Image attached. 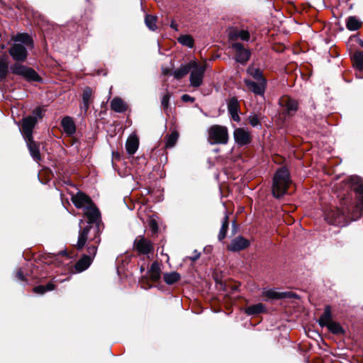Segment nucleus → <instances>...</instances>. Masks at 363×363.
<instances>
[{"label":"nucleus","instance_id":"1","mask_svg":"<svg viewBox=\"0 0 363 363\" xmlns=\"http://www.w3.org/2000/svg\"><path fill=\"white\" fill-rule=\"evenodd\" d=\"M33 40L26 33H18L13 38V44L9 52L16 62H25L28 56V48H33Z\"/></svg>","mask_w":363,"mask_h":363},{"label":"nucleus","instance_id":"2","mask_svg":"<svg viewBox=\"0 0 363 363\" xmlns=\"http://www.w3.org/2000/svg\"><path fill=\"white\" fill-rule=\"evenodd\" d=\"M290 182L289 171L284 167L279 169L273 178V195L276 198L283 196L286 193Z\"/></svg>","mask_w":363,"mask_h":363},{"label":"nucleus","instance_id":"3","mask_svg":"<svg viewBox=\"0 0 363 363\" xmlns=\"http://www.w3.org/2000/svg\"><path fill=\"white\" fill-rule=\"evenodd\" d=\"M208 140L211 144H226L228 140V129L225 126L214 125L208 129Z\"/></svg>","mask_w":363,"mask_h":363},{"label":"nucleus","instance_id":"4","mask_svg":"<svg viewBox=\"0 0 363 363\" xmlns=\"http://www.w3.org/2000/svg\"><path fill=\"white\" fill-rule=\"evenodd\" d=\"M98 236V227H92L90 223H89L79 231L77 243V249L80 250L83 248L87 240H96V242L98 243L99 242Z\"/></svg>","mask_w":363,"mask_h":363},{"label":"nucleus","instance_id":"5","mask_svg":"<svg viewBox=\"0 0 363 363\" xmlns=\"http://www.w3.org/2000/svg\"><path fill=\"white\" fill-rule=\"evenodd\" d=\"M21 62H16L13 63L10 69L13 74L18 75L28 81H38L40 77L34 69L20 63Z\"/></svg>","mask_w":363,"mask_h":363},{"label":"nucleus","instance_id":"6","mask_svg":"<svg viewBox=\"0 0 363 363\" xmlns=\"http://www.w3.org/2000/svg\"><path fill=\"white\" fill-rule=\"evenodd\" d=\"M191 69L190 70L189 82L193 87H199L203 84L206 65H200L195 60L191 61Z\"/></svg>","mask_w":363,"mask_h":363},{"label":"nucleus","instance_id":"7","mask_svg":"<svg viewBox=\"0 0 363 363\" xmlns=\"http://www.w3.org/2000/svg\"><path fill=\"white\" fill-rule=\"evenodd\" d=\"M233 137L236 144L242 146L247 145L251 141L250 132L243 128H237L234 130Z\"/></svg>","mask_w":363,"mask_h":363},{"label":"nucleus","instance_id":"8","mask_svg":"<svg viewBox=\"0 0 363 363\" xmlns=\"http://www.w3.org/2000/svg\"><path fill=\"white\" fill-rule=\"evenodd\" d=\"M244 83L247 86V88L254 94L261 96L264 95L267 83L265 79L257 80V82H253L250 79H245Z\"/></svg>","mask_w":363,"mask_h":363},{"label":"nucleus","instance_id":"9","mask_svg":"<svg viewBox=\"0 0 363 363\" xmlns=\"http://www.w3.org/2000/svg\"><path fill=\"white\" fill-rule=\"evenodd\" d=\"M36 123L37 118L33 116H28L23 119L21 128L25 140L33 138V129L34 128Z\"/></svg>","mask_w":363,"mask_h":363},{"label":"nucleus","instance_id":"10","mask_svg":"<svg viewBox=\"0 0 363 363\" xmlns=\"http://www.w3.org/2000/svg\"><path fill=\"white\" fill-rule=\"evenodd\" d=\"M326 220L330 223L336 225H345L347 224L344 213L338 208L329 212L326 216Z\"/></svg>","mask_w":363,"mask_h":363},{"label":"nucleus","instance_id":"11","mask_svg":"<svg viewBox=\"0 0 363 363\" xmlns=\"http://www.w3.org/2000/svg\"><path fill=\"white\" fill-rule=\"evenodd\" d=\"M133 247L139 253L143 255L148 254L152 250L151 242L143 236H138L135 238Z\"/></svg>","mask_w":363,"mask_h":363},{"label":"nucleus","instance_id":"12","mask_svg":"<svg viewBox=\"0 0 363 363\" xmlns=\"http://www.w3.org/2000/svg\"><path fill=\"white\" fill-rule=\"evenodd\" d=\"M232 48L236 52L235 60L240 63H245L250 57L249 50L245 49L241 43H235L232 45Z\"/></svg>","mask_w":363,"mask_h":363},{"label":"nucleus","instance_id":"13","mask_svg":"<svg viewBox=\"0 0 363 363\" xmlns=\"http://www.w3.org/2000/svg\"><path fill=\"white\" fill-rule=\"evenodd\" d=\"M250 245V241L242 236H238L233 239L227 248L231 252H238L247 248Z\"/></svg>","mask_w":363,"mask_h":363},{"label":"nucleus","instance_id":"14","mask_svg":"<svg viewBox=\"0 0 363 363\" xmlns=\"http://www.w3.org/2000/svg\"><path fill=\"white\" fill-rule=\"evenodd\" d=\"M72 201L77 208H85L86 206L91 204V200L89 196L82 192H78L72 196Z\"/></svg>","mask_w":363,"mask_h":363},{"label":"nucleus","instance_id":"15","mask_svg":"<svg viewBox=\"0 0 363 363\" xmlns=\"http://www.w3.org/2000/svg\"><path fill=\"white\" fill-rule=\"evenodd\" d=\"M139 145V140L136 135H130L126 141L125 148L129 155H133L138 150Z\"/></svg>","mask_w":363,"mask_h":363},{"label":"nucleus","instance_id":"16","mask_svg":"<svg viewBox=\"0 0 363 363\" xmlns=\"http://www.w3.org/2000/svg\"><path fill=\"white\" fill-rule=\"evenodd\" d=\"M25 140L31 157L35 161L40 160L41 157L38 145L33 140V138L26 139Z\"/></svg>","mask_w":363,"mask_h":363},{"label":"nucleus","instance_id":"17","mask_svg":"<svg viewBox=\"0 0 363 363\" xmlns=\"http://www.w3.org/2000/svg\"><path fill=\"white\" fill-rule=\"evenodd\" d=\"M92 96V89L90 87H85L84 89L83 94H82V104L80 106L81 111H84V113H86L89 108V104L91 103V98Z\"/></svg>","mask_w":363,"mask_h":363},{"label":"nucleus","instance_id":"18","mask_svg":"<svg viewBox=\"0 0 363 363\" xmlns=\"http://www.w3.org/2000/svg\"><path fill=\"white\" fill-rule=\"evenodd\" d=\"M239 104L237 99L232 98L230 99L228 104V110L232 116V118L235 121H240V118L238 115Z\"/></svg>","mask_w":363,"mask_h":363},{"label":"nucleus","instance_id":"19","mask_svg":"<svg viewBox=\"0 0 363 363\" xmlns=\"http://www.w3.org/2000/svg\"><path fill=\"white\" fill-rule=\"evenodd\" d=\"M262 295L264 296H266L269 298L272 299H278V298H282L286 297H291V294L290 292H277L274 289H267L264 290L262 292Z\"/></svg>","mask_w":363,"mask_h":363},{"label":"nucleus","instance_id":"20","mask_svg":"<svg viewBox=\"0 0 363 363\" xmlns=\"http://www.w3.org/2000/svg\"><path fill=\"white\" fill-rule=\"evenodd\" d=\"M111 108L116 112L122 113L126 111L127 105L120 97H114L111 101Z\"/></svg>","mask_w":363,"mask_h":363},{"label":"nucleus","instance_id":"21","mask_svg":"<svg viewBox=\"0 0 363 363\" xmlns=\"http://www.w3.org/2000/svg\"><path fill=\"white\" fill-rule=\"evenodd\" d=\"M84 214L89 218L90 222H94L97 220L99 216V211L98 208L91 203L84 208Z\"/></svg>","mask_w":363,"mask_h":363},{"label":"nucleus","instance_id":"22","mask_svg":"<svg viewBox=\"0 0 363 363\" xmlns=\"http://www.w3.org/2000/svg\"><path fill=\"white\" fill-rule=\"evenodd\" d=\"M191 61L185 65H182L178 69H175L172 74L175 79H179L186 76L191 70Z\"/></svg>","mask_w":363,"mask_h":363},{"label":"nucleus","instance_id":"23","mask_svg":"<svg viewBox=\"0 0 363 363\" xmlns=\"http://www.w3.org/2000/svg\"><path fill=\"white\" fill-rule=\"evenodd\" d=\"M92 258L90 256H83L75 264V269L78 272L86 270L91 264Z\"/></svg>","mask_w":363,"mask_h":363},{"label":"nucleus","instance_id":"24","mask_svg":"<svg viewBox=\"0 0 363 363\" xmlns=\"http://www.w3.org/2000/svg\"><path fill=\"white\" fill-rule=\"evenodd\" d=\"M62 126L64 131L69 135L75 133V124L70 117H65L62 120Z\"/></svg>","mask_w":363,"mask_h":363},{"label":"nucleus","instance_id":"25","mask_svg":"<svg viewBox=\"0 0 363 363\" xmlns=\"http://www.w3.org/2000/svg\"><path fill=\"white\" fill-rule=\"evenodd\" d=\"M282 103L289 115L294 113L298 109V103L294 99H287L285 101H283Z\"/></svg>","mask_w":363,"mask_h":363},{"label":"nucleus","instance_id":"26","mask_svg":"<svg viewBox=\"0 0 363 363\" xmlns=\"http://www.w3.org/2000/svg\"><path fill=\"white\" fill-rule=\"evenodd\" d=\"M332 315L329 306L325 307L323 315L318 320V323L320 326H327L332 321Z\"/></svg>","mask_w":363,"mask_h":363},{"label":"nucleus","instance_id":"27","mask_svg":"<svg viewBox=\"0 0 363 363\" xmlns=\"http://www.w3.org/2000/svg\"><path fill=\"white\" fill-rule=\"evenodd\" d=\"M9 71V65L6 55L0 56V80L6 78Z\"/></svg>","mask_w":363,"mask_h":363},{"label":"nucleus","instance_id":"28","mask_svg":"<svg viewBox=\"0 0 363 363\" xmlns=\"http://www.w3.org/2000/svg\"><path fill=\"white\" fill-rule=\"evenodd\" d=\"M178 42L183 46L192 48L194 46V40L190 35H182L177 38Z\"/></svg>","mask_w":363,"mask_h":363},{"label":"nucleus","instance_id":"29","mask_svg":"<svg viewBox=\"0 0 363 363\" xmlns=\"http://www.w3.org/2000/svg\"><path fill=\"white\" fill-rule=\"evenodd\" d=\"M148 273L152 280H158L160 277V267L159 264L157 262H153Z\"/></svg>","mask_w":363,"mask_h":363},{"label":"nucleus","instance_id":"30","mask_svg":"<svg viewBox=\"0 0 363 363\" xmlns=\"http://www.w3.org/2000/svg\"><path fill=\"white\" fill-rule=\"evenodd\" d=\"M229 225L228 216L227 213L225 214L223 218V220L222 222V225L220 229L218 238L219 240H223L226 236L227 230Z\"/></svg>","mask_w":363,"mask_h":363},{"label":"nucleus","instance_id":"31","mask_svg":"<svg viewBox=\"0 0 363 363\" xmlns=\"http://www.w3.org/2000/svg\"><path fill=\"white\" fill-rule=\"evenodd\" d=\"M229 225L228 216L227 213L225 214L223 218V220L222 222V225L220 229L218 238L219 240H223L226 236L227 230Z\"/></svg>","mask_w":363,"mask_h":363},{"label":"nucleus","instance_id":"32","mask_svg":"<svg viewBox=\"0 0 363 363\" xmlns=\"http://www.w3.org/2000/svg\"><path fill=\"white\" fill-rule=\"evenodd\" d=\"M264 309L262 303H257L245 308V312L248 315H257L262 313Z\"/></svg>","mask_w":363,"mask_h":363},{"label":"nucleus","instance_id":"33","mask_svg":"<svg viewBox=\"0 0 363 363\" xmlns=\"http://www.w3.org/2000/svg\"><path fill=\"white\" fill-rule=\"evenodd\" d=\"M347 28L350 30H357L361 26V22L354 16H350L347 21Z\"/></svg>","mask_w":363,"mask_h":363},{"label":"nucleus","instance_id":"34","mask_svg":"<svg viewBox=\"0 0 363 363\" xmlns=\"http://www.w3.org/2000/svg\"><path fill=\"white\" fill-rule=\"evenodd\" d=\"M157 19V18L155 16L147 15L145 18L146 26L152 31L156 30L157 28L156 25Z\"/></svg>","mask_w":363,"mask_h":363},{"label":"nucleus","instance_id":"35","mask_svg":"<svg viewBox=\"0 0 363 363\" xmlns=\"http://www.w3.org/2000/svg\"><path fill=\"white\" fill-rule=\"evenodd\" d=\"M180 279L179 273L173 272L164 274V280L167 284H172Z\"/></svg>","mask_w":363,"mask_h":363},{"label":"nucleus","instance_id":"36","mask_svg":"<svg viewBox=\"0 0 363 363\" xmlns=\"http://www.w3.org/2000/svg\"><path fill=\"white\" fill-rule=\"evenodd\" d=\"M247 72L256 80L265 79L263 77L262 73L259 69L255 68L253 67H249L247 69Z\"/></svg>","mask_w":363,"mask_h":363},{"label":"nucleus","instance_id":"37","mask_svg":"<svg viewBox=\"0 0 363 363\" xmlns=\"http://www.w3.org/2000/svg\"><path fill=\"white\" fill-rule=\"evenodd\" d=\"M354 64L356 67L359 69H363V52H356L353 56Z\"/></svg>","mask_w":363,"mask_h":363},{"label":"nucleus","instance_id":"38","mask_svg":"<svg viewBox=\"0 0 363 363\" xmlns=\"http://www.w3.org/2000/svg\"><path fill=\"white\" fill-rule=\"evenodd\" d=\"M179 138V134L177 132L174 131L170 135L167 136L166 147H172L177 143Z\"/></svg>","mask_w":363,"mask_h":363},{"label":"nucleus","instance_id":"39","mask_svg":"<svg viewBox=\"0 0 363 363\" xmlns=\"http://www.w3.org/2000/svg\"><path fill=\"white\" fill-rule=\"evenodd\" d=\"M328 328L334 334H340L343 332L342 327L339 323L331 321L328 325Z\"/></svg>","mask_w":363,"mask_h":363},{"label":"nucleus","instance_id":"40","mask_svg":"<svg viewBox=\"0 0 363 363\" xmlns=\"http://www.w3.org/2000/svg\"><path fill=\"white\" fill-rule=\"evenodd\" d=\"M355 191L362 195L361 201L357 204V208L359 209L361 213H363V182H359L355 187Z\"/></svg>","mask_w":363,"mask_h":363},{"label":"nucleus","instance_id":"41","mask_svg":"<svg viewBox=\"0 0 363 363\" xmlns=\"http://www.w3.org/2000/svg\"><path fill=\"white\" fill-rule=\"evenodd\" d=\"M249 123L252 127H260L259 118L257 114L252 113L249 116Z\"/></svg>","mask_w":363,"mask_h":363},{"label":"nucleus","instance_id":"42","mask_svg":"<svg viewBox=\"0 0 363 363\" xmlns=\"http://www.w3.org/2000/svg\"><path fill=\"white\" fill-rule=\"evenodd\" d=\"M89 255L87 256H90L92 259L95 257L97 252V247L96 245L89 246L87 248Z\"/></svg>","mask_w":363,"mask_h":363},{"label":"nucleus","instance_id":"43","mask_svg":"<svg viewBox=\"0 0 363 363\" xmlns=\"http://www.w3.org/2000/svg\"><path fill=\"white\" fill-rule=\"evenodd\" d=\"M238 36L242 40L247 41L250 39V34L246 30H241L238 33Z\"/></svg>","mask_w":363,"mask_h":363},{"label":"nucleus","instance_id":"44","mask_svg":"<svg viewBox=\"0 0 363 363\" xmlns=\"http://www.w3.org/2000/svg\"><path fill=\"white\" fill-rule=\"evenodd\" d=\"M149 226L152 230V232L155 233L157 231L158 226L156 220L153 218H150L148 222Z\"/></svg>","mask_w":363,"mask_h":363},{"label":"nucleus","instance_id":"45","mask_svg":"<svg viewBox=\"0 0 363 363\" xmlns=\"http://www.w3.org/2000/svg\"><path fill=\"white\" fill-rule=\"evenodd\" d=\"M33 291L36 294H43L45 292V287L44 286H38L33 289Z\"/></svg>","mask_w":363,"mask_h":363},{"label":"nucleus","instance_id":"46","mask_svg":"<svg viewBox=\"0 0 363 363\" xmlns=\"http://www.w3.org/2000/svg\"><path fill=\"white\" fill-rule=\"evenodd\" d=\"M169 94H165L163 97H162V105L164 106V107H167V105H168V102H169Z\"/></svg>","mask_w":363,"mask_h":363},{"label":"nucleus","instance_id":"47","mask_svg":"<svg viewBox=\"0 0 363 363\" xmlns=\"http://www.w3.org/2000/svg\"><path fill=\"white\" fill-rule=\"evenodd\" d=\"M182 99L183 101H185V102H187V101L193 102L194 101V99L188 94H184L182 96Z\"/></svg>","mask_w":363,"mask_h":363},{"label":"nucleus","instance_id":"48","mask_svg":"<svg viewBox=\"0 0 363 363\" xmlns=\"http://www.w3.org/2000/svg\"><path fill=\"white\" fill-rule=\"evenodd\" d=\"M33 114L34 116L36 118L37 116L39 118L42 117V110L40 108H37L34 110Z\"/></svg>","mask_w":363,"mask_h":363},{"label":"nucleus","instance_id":"49","mask_svg":"<svg viewBox=\"0 0 363 363\" xmlns=\"http://www.w3.org/2000/svg\"><path fill=\"white\" fill-rule=\"evenodd\" d=\"M200 257V253L197 252L196 250L194 251V255L192 257H189V259L192 261H195L198 259Z\"/></svg>","mask_w":363,"mask_h":363},{"label":"nucleus","instance_id":"50","mask_svg":"<svg viewBox=\"0 0 363 363\" xmlns=\"http://www.w3.org/2000/svg\"><path fill=\"white\" fill-rule=\"evenodd\" d=\"M45 287V291H52V290H53L54 288H55V286H54L53 284L49 283Z\"/></svg>","mask_w":363,"mask_h":363},{"label":"nucleus","instance_id":"51","mask_svg":"<svg viewBox=\"0 0 363 363\" xmlns=\"http://www.w3.org/2000/svg\"><path fill=\"white\" fill-rule=\"evenodd\" d=\"M238 232V228L235 225V223L233 221L232 223V233L233 235H235Z\"/></svg>","mask_w":363,"mask_h":363},{"label":"nucleus","instance_id":"52","mask_svg":"<svg viewBox=\"0 0 363 363\" xmlns=\"http://www.w3.org/2000/svg\"><path fill=\"white\" fill-rule=\"evenodd\" d=\"M16 277H18V279L19 280H24V278H23V273L21 270H19L17 273H16Z\"/></svg>","mask_w":363,"mask_h":363},{"label":"nucleus","instance_id":"53","mask_svg":"<svg viewBox=\"0 0 363 363\" xmlns=\"http://www.w3.org/2000/svg\"><path fill=\"white\" fill-rule=\"evenodd\" d=\"M170 27L174 29L175 31H178V26L177 24L174 22V21H172L171 24H170Z\"/></svg>","mask_w":363,"mask_h":363},{"label":"nucleus","instance_id":"54","mask_svg":"<svg viewBox=\"0 0 363 363\" xmlns=\"http://www.w3.org/2000/svg\"><path fill=\"white\" fill-rule=\"evenodd\" d=\"M5 48V46L3 45H1V49H4Z\"/></svg>","mask_w":363,"mask_h":363},{"label":"nucleus","instance_id":"55","mask_svg":"<svg viewBox=\"0 0 363 363\" xmlns=\"http://www.w3.org/2000/svg\"><path fill=\"white\" fill-rule=\"evenodd\" d=\"M60 253L64 255V254H65V252L62 251Z\"/></svg>","mask_w":363,"mask_h":363}]
</instances>
